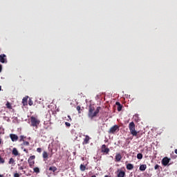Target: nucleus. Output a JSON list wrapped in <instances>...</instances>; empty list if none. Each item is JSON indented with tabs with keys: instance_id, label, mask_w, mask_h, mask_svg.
Instances as JSON below:
<instances>
[{
	"instance_id": "f257e3e1",
	"label": "nucleus",
	"mask_w": 177,
	"mask_h": 177,
	"mask_svg": "<svg viewBox=\"0 0 177 177\" xmlns=\"http://www.w3.org/2000/svg\"><path fill=\"white\" fill-rule=\"evenodd\" d=\"M100 109L102 108L100 106H98L95 110V106L90 105L88 106V118H91V120H93L95 117H97V114H99V112L100 111Z\"/></svg>"
},
{
	"instance_id": "f03ea898",
	"label": "nucleus",
	"mask_w": 177,
	"mask_h": 177,
	"mask_svg": "<svg viewBox=\"0 0 177 177\" xmlns=\"http://www.w3.org/2000/svg\"><path fill=\"white\" fill-rule=\"evenodd\" d=\"M129 129L133 136H138V131L135 129V122H131L129 123Z\"/></svg>"
},
{
	"instance_id": "7ed1b4c3",
	"label": "nucleus",
	"mask_w": 177,
	"mask_h": 177,
	"mask_svg": "<svg viewBox=\"0 0 177 177\" xmlns=\"http://www.w3.org/2000/svg\"><path fill=\"white\" fill-rule=\"evenodd\" d=\"M30 122H31L32 127H35L36 128H38V126L41 123V121L38 120V118L34 116H32L30 117Z\"/></svg>"
},
{
	"instance_id": "20e7f679",
	"label": "nucleus",
	"mask_w": 177,
	"mask_h": 177,
	"mask_svg": "<svg viewBox=\"0 0 177 177\" xmlns=\"http://www.w3.org/2000/svg\"><path fill=\"white\" fill-rule=\"evenodd\" d=\"M34 160H35V156H34V155L30 156L28 160V162L29 167L30 168H32V166L35 164V162L34 161Z\"/></svg>"
},
{
	"instance_id": "39448f33",
	"label": "nucleus",
	"mask_w": 177,
	"mask_h": 177,
	"mask_svg": "<svg viewBox=\"0 0 177 177\" xmlns=\"http://www.w3.org/2000/svg\"><path fill=\"white\" fill-rule=\"evenodd\" d=\"M117 131H120V127H118V125L115 124L111 127V129L109 131V133H115Z\"/></svg>"
},
{
	"instance_id": "423d86ee",
	"label": "nucleus",
	"mask_w": 177,
	"mask_h": 177,
	"mask_svg": "<svg viewBox=\"0 0 177 177\" xmlns=\"http://www.w3.org/2000/svg\"><path fill=\"white\" fill-rule=\"evenodd\" d=\"M101 152L103 153V154H109V153H110V149L107 148L106 145H102L101 147Z\"/></svg>"
},
{
	"instance_id": "0eeeda50",
	"label": "nucleus",
	"mask_w": 177,
	"mask_h": 177,
	"mask_svg": "<svg viewBox=\"0 0 177 177\" xmlns=\"http://www.w3.org/2000/svg\"><path fill=\"white\" fill-rule=\"evenodd\" d=\"M10 138L12 140V142H17L19 140V136L16 134L11 133L10 134Z\"/></svg>"
},
{
	"instance_id": "6e6552de",
	"label": "nucleus",
	"mask_w": 177,
	"mask_h": 177,
	"mask_svg": "<svg viewBox=\"0 0 177 177\" xmlns=\"http://www.w3.org/2000/svg\"><path fill=\"white\" fill-rule=\"evenodd\" d=\"M171 160V159L168 158L167 157L164 158L162 160V165H164L165 167H167V164H169V161Z\"/></svg>"
},
{
	"instance_id": "1a4fd4ad",
	"label": "nucleus",
	"mask_w": 177,
	"mask_h": 177,
	"mask_svg": "<svg viewBox=\"0 0 177 177\" xmlns=\"http://www.w3.org/2000/svg\"><path fill=\"white\" fill-rule=\"evenodd\" d=\"M12 156H15V157H20V153H19V151L17 150V148H13L12 151Z\"/></svg>"
},
{
	"instance_id": "9d476101",
	"label": "nucleus",
	"mask_w": 177,
	"mask_h": 177,
	"mask_svg": "<svg viewBox=\"0 0 177 177\" xmlns=\"http://www.w3.org/2000/svg\"><path fill=\"white\" fill-rule=\"evenodd\" d=\"M0 62L1 63H7L6 55L5 54L0 55Z\"/></svg>"
},
{
	"instance_id": "9b49d317",
	"label": "nucleus",
	"mask_w": 177,
	"mask_h": 177,
	"mask_svg": "<svg viewBox=\"0 0 177 177\" xmlns=\"http://www.w3.org/2000/svg\"><path fill=\"white\" fill-rule=\"evenodd\" d=\"M89 140H91V137H89V136H85V138H84L82 145H84L89 144Z\"/></svg>"
},
{
	"instance_id": "f8f14e48",
	"label": "nucleus",
	"mask_w": 177,
	"mask_h": 177,
	"mask_svg": "<svg viewBox=\"0 0 177 177\" xmlns=\"http://www.w3.org/2000/svg\"><path fill=\"white\" fill-rule=\"evenodd\" d=\"M122 159V156H121V153H116L115 160L117 161V162H120L121 160Z\"/></svg>"
},
{
	"instance_id": "ddd939ff",
	"label": "nucleus",
	"mask_w": 177,
	"mask_h": 177,
	"mask_svg": "<svg viewBox=\"0 0 177 177\" xmlns=\"http://www.w3.org/2000/svg\"><path fill=\"white\" fill-rule=\"evenodd\" d=\"M118 177H125V171L118 169Z\"/></svg>"
},
{
	"instance_id": "4468645a",
	"label": "nucleus",
	"mask_w": 177,
	"mask_h": 177,
	"mask_svg": "<svg viewBox=\"0 0 177 177\" xmlns=\"http://www.w3.org/2000/svg\"><path fill=\"white\" fill-rule=\"evenodd\" d=\"M42 157H43L44 161L46 160H48V152H46V151H43Z\"/></svg>"
},
{
	"instance_id": "2eb2a0df",
	"label": "nucleus",
	"mask_w": 177,
	"mask_h": 177,
	"mask_svg": "<svg viewBox=\"0 0 177 177\" xmlns=\"http://www.w3.org/2000/svg\"><path fill=\"white\" fill-rule=\"evenodd\" d=\"M27 100H28V96H26L22 99V104L23 106H27Z\"/></svg>"
},
{
	"instance_id": "dca6fc26",
	"label": "nucleus",
	"mask_w": 177,
	"mask_h": 177,
	"mask_svg": "<svg viewBox=\"0 0 177 177\" xmlns=\"http://www.w3.org/2000/svg\"><path fill=\"white\" fill-rule=\"evenodd\" d=\"M48 171H51L52 172H53V174H55V172L57 171V167H56L55 166H51L48 168Z\"/></svg>"
},
{
	"instance_id": "f3484780",
	"label": "nucleus",
	"mask_w": 177,
	"mask_h": 177,
	"mask_svg": "<svg viewBox=\"0 0 177 177\" xmlns=\"http://www.w3.org/2000/svg\"><path fill=\"white\" fill-rule=\"evenodd\" d=\"M127 169H128L129 171L132 170V169L133 168V165L129 163L126 166Z\"/></svg>"
},
{
	"instance_id": "a211bd4d",
	"label": "nucleus",
	"mask_w": 177,
	"mask_h": 177,
	"mask_svg": "<svg viewBox=\"0 0 177 177\" xmlns=\"http://www.w3.org/2000/svg\"><path fill=\"white\" fill-rule=\"evenodd\" d=\"M60 160H62V157L60 156H57V153H56V156L54 158V161H55V162H59Z\"/></svg>"
},
{
	"instance_id": "6ab92c4d",
	"label": "nucleus",
	"mask_w": 177,
	"mask_h": 177,
	"mask_svg": "<svg viewBox=\"0 0 177 177\" xmlns=\"http://www.w3.org/2000/svg\"><path fill=\"white\" fill-rule=\"evenodd\" d=\"M146 168H147V165H141L140 166V171H146Z\"/></svg>"
},
{
	"instance_id": "aec40b11",
	"label": "nucleus",
	"mask_w": 177,
	"mask_h": 177,
	"mask_svg": "<svg viewBox=\"0 0 177 177\" xmlns=\"http://www.w3.org/2000/svg\"><path fill=\"white\" fill-rule=\"evenodd\" d=\"M80 171H82V172H84V171L86 169V167L82 164L80 165Z\"/></svg>"
},
{
	"instance_id": "412c9836",
	"label": "nucleus",
	"mask_w": 177,
	"mask_h": 177,
	"mask_svg": "<svg viewBox=\"0 0 177 177\" xmlns=\"http://www.w3.org/2000/svg\"><path fill=\"white\" fill-rule=\"evenodd\" d=\"M21 146H30V142L28 141H23L22 144H21Z\"/></svg>"
},
{
	"instance_id": "4be33fe9",
	"label": "nucleus",
	"mask_w": 177,
	"mask_h": 177,
	"mask_svg": "<svg viewBox=\"0 0 177 177\" xmlns=\"http://www.w3.org/2000/svg\"><path fill=\"white\" fill-rule=\"evenodd\" d=\"M25 139H26V136H19V142H24Z\"/></svg>"
},
{
	"instance_id": "5701e85b",
	"label": "nucleus",
	"mask_w": 177,
	"mask_h": 177,
	"mask_svg": "<svg viewBox=\"0 0 177 177\" xmlns=\"http://www.w3.org/2000/svg\"><path fill=\"white\" fill-rule=\"evenodd\" d=\"M137 158L138 160H142V158H143V155L142 153H138Z\"/></svg>"
},
{
	"instance_id": "b1692460",
	"label": "nucleus",
	"mask_w": 177,
	"mask_h": 177,
	"mask_svg": "<svg viewBox=\"0 0 177 177\" xmlns=\"http://www.w3.org/2000/svg\"><path fill=\"white\" fill-rule=\"evenodd\" d=\"M33 171H34V172H35L36 174H39V168H38V167H35V168L33 169Z\"/></svg>"
},
{
	"instance_id": "393cba45",
	"label": "nucleus",
	"mask_w": 177,
	"mask_h": 177,
	"mask_svg": "<svg viewBox=\"0 0 177 177\" xmlns=\"http://www.w3.org/2000/svg\"><path fill=\"white\" fill-rule=\"evenodd\" d=\"M18 169H19V171H23V169H24V167L21 166V165L18 164Z\"/></svg>"
},
{
	"instance_id": "a878e982",
	"label": "nucleus",
	"mask_w": 177,
	"mask_h": 177,
	"mask_svg": "<svg viewBox=\"0 0 177 177\" xmlns=\"http://www.w3.org/2000/svg\"><path fill=\"white\" fill-rule=\"evenodd\" d=\"M8 164H15V159H13V158H11L8 162Z\"/></svg>"
},
{
	"instance_id": "bb28decb",
	"label": "nucleus",
	"mask_w": 177,
	"mask_h": 177,
	"mask_svg": "<svg viewBox=\"0 0 177 177\" xmlns=\"http://www.w3.org/2000/svg\"><path fill=\"white\" fill-rule=\"evenodd\" d=\"M6 107H7V109H12V105L10 104V103L9 102H7Z\"/></svg>"
},
{
	"instance_id": "cd10ccee",
	"label": "nucleus",
	"mask_w": 177,
	"mask_h": 177,
	"mask_svg": "<svg viewBox=\"0 0 177 177\" xmlns=\"http://www.w3.org/2000/svg\"><path fill=\"white\" fill-rule=\"evenodd\" d=\"M154 169H156V171H160V165H156L154 167Z\"/></svg>"
},
{
	"instance_id": "c85d7f7f",
	"label": "nucleus",
	"mask_w": 177,
	"mask_h": 177,
	"mask_svg": "<svg viewBox=\"0 0 177 177\" xmlns=\"http://www.w3.org/2000/svg\"><path fill=\"white\" fill-rule=\"evenodd\" d=\"M122 110V105H119L118 106V111H121Z\"/></svg>"
},
{
	"instance_id": "c756f323",
	"label": "nucleus",
	"mask_w": 177,
	"mask_h": 177,
	"mask_svg": "<svg viewBox=\"0 0 177 177\" xmlns=\"http://www.w3.org/2000/svg\"><path fill=\"white\" fill-rule=\"evenodd\" d=\"M0 162L1 164H3L5 162V160L2 157H1V156H0Z\"/></svg>"
},
{
	"instance_id": "7c9ffc66",
	"label": "nucleus",
	"mask_w": 177,
	"mask_h": 177,
	"mask_svg": "<svg viewBox=\"0 0 177 177\" xmlns=\"http://www.w3.org/2000/svg\"><path fill=\"white\" fill-rule=\"evenodd\" d=\"M65 125H66V127H71V124L68 123V122H65Z\"/></svg>"
},
{
	"instance_id": "2f4dec72",
	"label": "nucleus",
	"mask_w": 177,
	"mask_h": 177,
	"mask_svg": "<svg viewBox=\"0 0 177 177\" xmlns=\"http://www.w3.org/2000/svg\"><path fill=\"white\" fill-rule=\"evenodd\" d=\"M76 109L77 110V111H79V113H81V112H80V111H81V106H77V108H76Z\"/></svg>"
},
{
	"instance_id": "473e14b6",
	"label": "nucleus",
	"mask_w": 177,
	"mask_h": 177,
	"mask_svg": "<svg viewBox=\"0 0 177 177\" xmlns=\"http://www.w3.org/2000/svg\"><path fill=\"white\" fill-rule=\"evenodd\" d=\"M37 153H41L42 149L41 148H37Z\"/></svg>"
},
{
	"instance_id": "72a5a7b5",
	"label": "nucleus",
	"mask_w": 177,
	"mask_h": 177,
	"mask_svg": "<svg viewBox=\"0 0 177 177\" xmlns=\"http://www.w3.org/2000/svg\"><path fill=\"white\" fill-rule=\"evenodd\" d=\"M14 177H20V175L19 174V173H15L14 174Z\"/></svg>"
},
{
	"instance_id": "f704fd0d",
	"label": "nucleus",
	"mask_w": 177,
	"mask_h": 177,
	"mask_svg": "<svg viewBox=\"0 0 177 177\" xmlns=\"http://www.w3.org/2000/svg\"><path fill=\"white\" fill-rule=\"evenodd\" d=\"M68 119H67V121H72L71 116L68 115Z\"/></svg>"
},
{
	"instance_id": "c9c22d12",
	"label": "nucleus",
	"mask_w": 177,
	"mask_h": 177,
	"mask_svg": "<svg viewBox=\"0 0 177 177\" xmlns=\"http://www.w3.org/2000/svg\"><path fill=\"white\" fill-rule=\"evenodd\" d=\"M115 104H116V106H121V104L120 103V102H116V103H115Z\"/></svg>"
},
{
	"instance_id": "e433bc0d",
	"label": "nucleus",
	"mask_w": 177,
	"mask_h": 177,
	"mask_svg": "<svg viewBox=\"0 0 177 177\" xmlns=\"http://www.w3.org/2000/svg\"><path fill=\"white\" fill-rule=\"evenodd\" d=\"M24 151L25 153H28V149H24Z\"/></svg>"
},
{
	"instance_id": "4c0bfd02",
	"label": "nucleus",
	"mask_w": 177,
	"mask_h": 177,
	"mask_svg": "<svg viewBox=\"0 0 177 177\" xmlns=\"http://www.w3.org/2000/svg\"><path fill=\"white\" fill-rule=\"evenodd\" d=\"M0 73H2V65L0 64Z\"/></svg>"
},
{
	"instance_id": "58836bf2",
	"label": "nucleus",
	"mask_w": 177,
	"mask_h": 177,
	"mask_svg": "<svg viewBox=\"0 0 177 177\" xmlns=\"http://www.w3.org/2000/svg\"><path fill=\"white\" fill-rule=\"evenodd\" d=\"M32 104H33V103H32V101H30V102H29V106H32Z\"/></svg>"
},
{
	"instance_id": "ea45409f",
	"label": "nucleus",
	"mask_w": 177,
	"mask_h": 177,
	"mask_svg": "<svg viewBox=\"0 0 177 177\" xmlns=\"http://www.w3.org/2000/svg\"><path fill=\"white\" fill-rule=\"evenodd\" d=\"M0 91H2V86H0Z\"/></svg>"
},
{
	"instance_id": "a19ab883",
	"label": "nucleus",
	"mask_w": 177,
	"mask_h": 177,
	"mask_svg": "<svg viewBox=\"0 0 177 177\" xmlns=\"http://www.w3.org/2000/svg\"><path fill=\"white\" fill-rule=\"evenodd\" d=\"M175 153L176 154H177V149H175Z\"/></svg>"
},
{
	"instance_id": "79ce46f5",
	"label": "nucleus",
	"mask_w": 177,
	"mask_h": 177,
	"mask_svg": "<svg viewBox=\"0 0 177 177\" xmlns=\"http://www.w3.org/2000/svg\"><path fill=\"white\" fill-rule=\"evenodd\" d=\"M0 177H3V175H2V174H0Z\"/></svg>"
},
{
	"instance_id": "37998d69",
	"label": "nucleus",
	"mask_w": 177,
	"mask_h": 177,
	"mask_svg": "<svg viewBox=\"0 0 177 177\" xmlns=\"http://www.w3.org/2000/svg\"><path fill=\"white\" fill-rule=\"evenodd\" d=\"M104 177H109V176H104Z\"/></svg>"
},
{
	"instance_id": "c03bdc74",
	"label": "nucleus",
	"mask_w": 177,
	"mask_h": 177,
	"mask_svg": "<svg viewBox=\"0 0 177 177\" xmlns=\"http://www.w3.org/2000/svg\"><path fill=\"white\" fill-rule=\"evenodd\" d=\"M28 139H31V138L29 137Z\"/></svg>"
}]
</instances>
